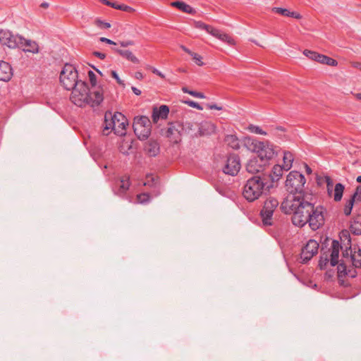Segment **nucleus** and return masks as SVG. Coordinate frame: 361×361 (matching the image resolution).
I'll use <instances>...</instances> for the list:
<instances>
[{"label": "nucleus", "mask_w": 361, "mask_h": 361, "mask_svg": "<svg viewBox=\"0 0 361 361\" xmlns=\"http://www.w3.org/2000/svg\"><path fill=\"white\" fill-rule=\"evenodd\" d=\"M181 130H183V128L179 123H171L166 133V137L173 142L177 143L180 140Z\"/></svg>", "instance_id": "nucleus-16"}, {"label": "nucleus", "mask_w": 361, "mask_h": 361, "mask_svg": "<svg viewBox=\"0 0 361 361\" xmlns=\"http://www.w3.org/2000/svg\"><path fill=\"white\" fill-rule=\"evenodd\" d=\"M247 129L250 132L255 133V134H259V135H267V133L266 131L263 130L259 126H255L253 124H250L247 126Z\"/></svg>", "instance_id": "nucleus-37"}, {"label": "nucleus", "mask_w": 361, "mask_h": 361, "mask_svg": "<svg viewBox=\"0 0 361 361\" xmlns=\"http://www.w3.org/2000/svg\"><path fill=\"white\" fill-rule=\"evenodd\" d=\"M277 152H271L268 150L265 154L257 155L252 157L246 164V170L250 173H259L263 172L266 167L269 164V161L272 159Z\"/></svg>", "instance_id": "nucleus-4"}, {"label": "nucleus", "mask_w": 361, "mask_h": 361, "mask_svg": "<svg viewBox=\"0 0 361 361\" xmlns=\"http://www.w3.org/2000/svg\"><path fill=\"white\" fill-rule=\"evenodd\" d=\"M99 1L103 4L111 6L115 9L129 13L134 11V9L132 7L125 4H118L115 2H111L109 0H99Z\"/></svg>", "instance_id": "nucleus-28"}, {"label": "nucleus", "mask_w": 361, "mask_h": 361, "mask_svg": "<svg viewBox=\"0 0 361 361\" xmlns=\"http://www.w3.org/2000/svg\"><path fill=\"white\" fill-rule=\"evenodd\" d=\"M340 243L338 240H333L331 246L330 264L332 267H335L338 263Z\"/></svg>", "instance_id": "nucleus-21"}, {"label": "nucleus", "mask_w": 361, "mask_h": 361, "mask_svg": "<svg viewBox=\"0 0 361 361\" xmlns=\"http://www.w3.org/2000/svg\"><path fill=\"white\" fill-rule=\"evenodd\" d=\"M312 200V195L300 197L288 195L281 203L280 209L284 214H292L291 221L295 226L302 228L308 224L312 230L316 231L324 223V209L314 207Z\"/></svg>", "instance_id": "nucleus-1"}, {"label": "nucleus", "mask_w": 361, "mask_h": 361, "mask_svg": "<svg viewBox=\"0 0 361 361\" xmlns=\"http://www.w3.org/2000/svg\"><path fill=\"white\" fill-rule=\"evenodd\" d=\"M60 82L63 87L67 90H71L75 87L79 82L78 73L76 68L71 64L66 63L63 66L60 73Z\"/></svg>", "instance_id": "nucleus-5"}, {"label": "nucleus", "mask_w": 361, "mask_h": 361, "mask_svg": "<svg viewBox=\"0 0 361 361\" xmlns=\"http://www.w3.org/2000/svg\"><path fill=\"white\" fill-rule=\"evenodd\" d=\"M184 103L187 104L189 106L195 108V109H197L198 110H202V107L200 106V104H198L196 102H194V101H192V100H188V101H185Z\"/></svg>", "instance_id": "nucleus-45"}, {"label": "nucleus", "mask_w": 361, "mask_h": 361, "mask_svg": "<svg viewBox=\"0 0 361 361\" xmlns=\"http://www.w3.org/2000/svg\"><path fill=\"white\" fill-rule=\"evenodd\" d=\"M283 166L285 167V170L287 171L290 169L292 167V164L294 160V157L293 154L290 152H283Z\"/></svg>", "instance_id": "nucleus-33"}, {"label": "nucleus", "mask_w": 361, "mask_h": 361, "mask_svg": "<svg viewBox=\"0 0 361 361\" xmlns=\"http://www.w3.org/2000/svg\"><path fill=\"white\" fill-rule=\"evenodd\" d=\"M279 205L278 200L274 197H269L264 202L260 211V217L263 226H269L274 224V214Z\"/></svg>", "instance_id": "nucleus-7"}, {"label": "nucleus", "mask_w": 361, "mask_h": 361, "mask_svg": "<svg viewBox=\"0 0 361 361\" xmlns=\"http://www.w3.org/2000/svg\"><path fill=\"white\" fill-rule=\"evenodd\" d=\"M180 49L182 50H183L185 52H186L187 54H188L190 56L191 55V54L192 53V51H190L189 49H188L184 45H180Z\"/></svg>", "instance_id": "nucleus-60"}, {"label": "nucleus", "mask_w": 361, "mask_h": 361, "mask_svg": "<svg viewBox=\"0 0 361 361\" xmlns=\"http://www.w3.org/2000/svg\"><path fill=\"white\" fill-rule=\"evenodd\" d=\"M111 76L114 78V79H117L118 78V75L117 74V73L115 71H111Z\"/></svg>", "instance_id": "nucleus-64"}, {"label": "nucleus", "mask_w": 361, "mask_h": 361, "mask_svg": "<svg viewBox=\"0 0 361 361\" xmlns=\"http://www.w3.org/2000/svg\"><path fill=\"white\" fill-rule=\"evenodd\" d=\"M241 168L240 157L238 155L231 154L228 156L222 168L226 174L234 176L238 174Z\"/></svg>", "instance_id": "nucleus-9"}, {"label": "nucleus", "mask_w": 361, "mask_h": 361, "mask_svg": "<svg viewBox=\"0 0 361 361\" xmlns=\"http://www.w3.org/2000/svg\"><path fill=\"white\" fill-rule=\"evenodd\" d=\"M306 179L305 176L298 171H290L287 176L285 186L288 195H292L295 197H303L306 195H312L305 190V184Z\"/></svg>", "instance_id": "nucleus-3"}, {"label": "nucleus", "mask_w": 361, "mask_h": 361, "mask_svg": "<svg viewBox=\"0 0 361 361\" xmlns=\"http://www.w3.org/2000/svg\"><path fill=\"white\" fill-rule=\"evenodd\" d=\"M109 129L113 130L114 129V114H112L111 112H106L104 115V132Z\"/></svg>", "instance_id": "nucleus-32"}, {"label": "nucleus", "mask_w": 361, "mask_h": 361, "mask_svg": "<svg viewBox=\"0 0 361 361\" xmlns=\"http://www.w3.org/2000/svg\"><path fill=\"white\" fill-rule=\"evenodd\" d=\"M130 185V177L128 176H122L115 183V186L113 188L114 194L119 197H124L129 189Z\"/></svg>", "instance_id": "nucleus-14"}, {"label": "nucleus", "mask_w": 361, "mask_h": 361, "mask_svg": "<svg viewBox=\"0 0 361 361\" xmlns=\"http://www.w3.org/2000/svg\"><path fill=\"white\" fill-rule=\"evenodd\" d=\"M303 54L305 56H307L310 59H311L312 61H317V56H319V54H320L316 51H310V50H307V49L304 50Z\"/></svg>", "instance_id": "nucleus-41"}, {"label": "nucleus", "mask_w": 361, "mask_h": 361, "mask_svg": "<svg viewBox=\"0 0 361 361\" xmlns=\"http://www.w3.org/2000/svg\"><path fill=\"white\" fill-rule=\"evenodd\" d=\"M171 5L185 13L195 14L196 13L193 8L183 1H173L171 4Z\"/></svg>", "instance_id": "nucleus-27"}, {"label": "nucleus", "mask_w": 361, "mask_h": 361, "mask_svg": "<svg viewBox=\"0 0 361 361\" xmlns=\"http://www.w3.org/2000/svg\"><path fill=\"white\" fill-rule=\"evenodd\" d=\"M350 261L355 267L361 268V251L350 252Z\"/></svg>", "instance_id": "nucleus-35"}, {"label": "nucleus", "mask_w": 361, "mask_h": 361, "mask_svg": "<svg viewBox=\"0 0 361 361\" xmlns=\"http://www.w3.org/2000/svg\"><path fill=\"white\" fill-rule=\"evenodd\" d=\"M284 171L286 170L283 166L276 164L272 168L271 172L268 175L265 174V176L268 178L269 183H271L274 185V183L278 181L282 177Z\"/></svg>", "instance_id": "nucleus-18"}, {"label": "nucleus", "mask_w": 361, "mask_h": 361, "mask_svg": "<svg viewBox=\"0 0 361 361\" xmlns=\"http://www.w3.org/2000/svg\"><path fill=\"white\" fill-rule=\"evenodd\" d=\"M355 200H354V198L350 197V199L347 202V203L344 207V209H343L344 214L346 216H348L350 214Z\"/></svg>", "instance_id": "nucleus-39"}, {"label": "nucleus", "mask_w": 361, "mask_h": 361, "mask_svg": "<svg viewBox=\"0 0 361 361\" xmlns=\"http://www.w3.org/2000/svg\"><path fill=\"white\" fill-rule=\"evenodd\" d=\"M215 126L209 121H204L200 124L198 133L200 135H206L214 132Z\"/></svg>", "instance_id": "nucleus-26"}, {"label": "nucleus", "mask_w": 361, "mask_h": 361, "mask_svg": "<svg viewBox=\"0 0 361 361\" xmlns=\"http://www.w3.org/2000/svg\"><path fill=\"white\" fill-rule=\"evenodd\" d=\"M327 58H328L327 56H325L323 54H319V56H317V62H319L322 64H325Z\"/></svg>", "instance_id": "nucleus-51"}, {"label": "nucleus", "mask_w": 361, "mask_h": 361, "mask_svg": "<svg viewBox=\"0 0 361 361\" xmlns=\"http://www.w3.org/2000/svg\"><path fill=\"white\" fill-rule=\"evenodd\" d=\"M226 144L233 149L240 148V141L235 135H228L225 137Z\"/></svg>", "instance_id": "nucleus-31"}, {"label": "nucleus", "mask_w": 361, "mask_h": 361, "mask_svg": "<svg viewBox=\"0 0 361 361\" xmlns=\"http://www.w3.org/2000/svg\"><path fill=\"white\" fill-rule=\"evenodd\" d=\"M13 75L10 64L6 61H0V81L7 82Z\"/></svg>", "instance_id": "nucleus-20"}, {"label": "nucleus", "mask_w": 361, "mask_h": 361, "mask_svg": "<svg viewBox=\"0 0 361 361\" xmlns=\"http://www.w3.org/2000/svg\"><path fill=\"white\" fill-rule=\"evenodd\" d=\"M325 64L331 66H337L338 62L335 59L328 56Z\"/></svg>", "instance_id": "nucleus-50"}, {"label": "nucleus", "mask_w": 361, "mask_h": 361, "mask_svg": "<svg viewBox=\"0 0 361 361\" xmlns=\"http://www.w3.org/2000/svg\"><path fill=\"white\" fill-rule=\"evenodd\" d=\"M99 40L102 42H105L106 44H114V45H116L117 44V43H116L115 42L112 41L111 39H109L108 38H106V37H100Z\"/></svg>", "instance_id": "nucleus-52"}, {"label": "nucleus", "mask_w": 361, "mask_h": 361, "mask_svg": "<svg viewBox=\"0 0 361 361\" xmlns=\"http://www.w3.org/2000/svg\"><path fill=\"white\" fill-rule=\"evenodd\" d=\"M144 185L154 188V196H157L160 194L159 182L157 177H154L152 175H147Z\"/></svg>", "instance_id": "nucleus-23"}, {"label": "nucleus", "mask_w": 361, "mask_h": 361, "mask_svg": "<svg viewBox=\"0 0 361 361\" xmlns=\"http://www.w3.org/2000/svg\"><path fill=\"white\" fill-rule=\"evenodd\" d=\"M133 127L135 134L137 135V137L140 140H145L150 135V133H151L150 128H147L146 127H142L138 124H133Z\"/></svg>", "instance_id": "nucleus-25"}, {"label": "nucleus", "mask_w": 361, "mask_h": 361, "mask_svg": "<svg viewBox=\"0 0 361 361\" xmlns=\"http://www.w3.org/2000/svg\"><path fill=\"white\" fill-rule=\"evenodd\" d=\"M169 113V108L166 105H161L159 108L154 107L152 111V121L156 123L159 118L165 119Z\"/></svg>", "instance_id": "nucleus-19"}, {"label": "nucleus", "mask_w": 361, "mask_h": 361, "mask_svg": "<svg viewBox=\"0 0 361 361\" xmlns=\"http://www.w3.org/2000/svg\"><path fill=\"white\" fill-rule=\"evenodd\" d=\"M207 108L209 109H217V110H221V106H218L216 104H207Z\"/></svg>", "instance_id": "nucleus-58"}, {"label": "nucleus", "mask_w": 361, "mask_h": 361, "mask_svg": "<svg viewBox=\"0 0 361 361\" xmlns=\"http://www.w3.org/2000/svg\"><path fill=\"white\" fill-rule=\"evenodd\" d=\"M288 17H293V18H296V19H300L301 18L300 14H299L298 13H296V12H290V14H289Z\"/></svg>", "instance_id": "nucleus-57"}, {"label": "nucleus", "mask_w": 361, "mask_h": 361, "mask_svg": "<svg viewBox=\"0 0 361 361\" xmlns=\"http://www.w3.org/2000/svg\"><path fill=\"white\" fill-rule=\"evenodd\" d=\"M88 76L90 79V82L92 85V87H95L97 85V77L96 75L94 73L93 71H88Z\"/></svg>", "instance_id": "nucleus-44"}, {"label": "nucleus", "mask_w": 361, "mask_h": 361, "mask_svg": "<svg viewBox=\"0 0 361 361\" xmlns=\"http://www.w3.org/2000/svg\"><path fill=\"white\" fill-rule=\"evenodd\" d=\"M350 230L354 235H361V215L355 216L351 221Z\"/></svg>", "instance_id": "nucleus-29"}, {"label": "nucleus", "mask_w": 361, "mask_h": 361, "mask_svg": "<svg viewBox=\"0 0 361 361\" xmlns=\"http://www.w3.org/2000/svg\"><path fill=\"white\" fill-rule=\"evenodd\" d=\"M152 71L153 73L156 74L157 75L159 76L161 78H165V75L159 71L158 69L155 68H152Z\"/></svg>", "instance_id": "nucleus-55"}, {"label": "nucleus", "mask_w": 361, "mask_h": 361, "mask_svg": "<svg viewBox=\"0 0 361 361\" xmlns=\"http://www.w3.org/2000/svg\"><path fill=\"white\" fill-rule=\"evenodd\" d=\"M190 95L200 99L205 98V95L202 92H196L193 90H192V92H190Z\"/></svg>", "instance_id": "nucleus-49"}, {"label": "nucleus", "mask_w": 361, "mask_h": 361, "mask_svg": "<svg viewBox=\"0 0 361 361\" xmlns=\"http://www.w3.org/2000/svg\"><path fill=\"white\" fill-rule=\"evenodd\" d=\"M275 10L278 13H280L281 14L282 16H289V14H290V11H288V9L286 8H275Z\"/></svg>", "instance_id": "nucleus-47"}, {"label": "nucleus", "mask_w": 361, "mask_h": 361, "mask_svg": "<svg viewBox=\"0 0 361 361\" xmlns=\"http://www.w3.org/2000/svg\"><path fill=\"white\" fill-rule=\"evenodd\" d=\"M131 89L135 94H136L137 96L141 94V91L139 89H137V87H132Z\"/></svg>", "instance_id": "nucleus-61"}, {"label": "nucleus", "mask_w": 361, "mask_h": 361, "mask_svg": "<svg viewBox=\"0 0 361 361\" xmlns=\"http://www.w3.org/2000/svg\"><path fill=\"white\" fill-rule=\"evenodd\" d=\"M22 40H20L19 44V49H21L24 52H30L32 54H37L39 51L38 44L33 40L26 39L24 37H21Z\"/></svg>", "instance_id": "nucleus-17"}, {"label": "nucleus", "mask_w": 361, "mask_h": 361, "mask_svg": "<svg viewBox=\"0 0 361 361\" xmlns=\"http://www.w3.org/2000/svg\"><path fill=\"white\" fill-rule=\"evenodd\" d=\"M20 35H13L9 30H0V43L7 46L8 48H18L20 40Z\"/></svg>", "instance_id": "nucleus-10"}, {"label": "nucleus", "mask_w": 361, "mask_h": 361, "mask_svg": "<svg viewBox=\"0 0 361 361\" xmlns=\"http://www.w3.org/2000/svg\"><path fill=\"white\" fill-rule=\"evenodd\" d=\"M216 32H212L211 35L212 36L218 38L219 39L226 42L227 44H228L230 45L234 44V43H235L234 39H232L228 35H227L224 32H221L218 29H216Z\"/></svg>", "instance_id": "nucleus-30"}, {"label": "nucleus", "mask_w": 361, "mask_h": 361, "mask_svg": "<svg viewBox=\"0 0 361 361\" xmlns=\"http://www.w3.org/2000/svg\"><path fill=\"white\" fill-rule=\"evenodd\" d=\"M71 90V99L75 105L81 106L83 104H87L90 90L85 82H79V84Z\"/></svg>", "instance_id": "nucleus-8"}, {"label": "nucleus", "mask_w": 361, "mask_h": 361, "mask_svg": "<svg viewBox=\"0 0 361 361\" xmlns=\"http://www.w3.org/2000/svg\"><path fill=\"white\" fill-rule=\"evenodd\" d=\"M180 49L182 50H183L185 52H186L187 54H188L190 56L191 55V54L192 53V51H190L189 49H188L184 45H180Z\"/></svg>", "instance_id": "nucleus-59"}, {"label": "nucleus", "mask_w": 361, "mask_h": 361, "mask_svg": "<svg viewBox=\"0 0 361 361\" xmlns=\"http://www.w3.org/2000/svg\"><path fill=\"white\" fill-rule=\"evenodd\" d=\"M329 261H330V259H329L327 255H326L325 257L322 255L320 257V260H319L320 268L324 269V267L326 265V264L329 262Z\"/></svg>", "instance_id": "nucleus-46"}, {"label": "nucleus", "mask_w": 361, "mask_h": 361, "mask_svg": "<svg viewBox=\"0 0 361 361\" xmlns=\"http://www.w3.org/2000/svg\"><path fill=\"white\" fill-rule=\"evenodd\" d=\"M357 196H359L360 197L361 196V187L360 186H357L356 190H355V192L353 193V195L351 196V198H354V200H355V198L357 197Z\"/></svg>", "instance_id": "nucleus-53"}, {"label": "nucleus", "mask_w": 361, "mask_h": 361, "mask_svg": "<svg viewBox=\"0 0 361 361\" xmlns=\"http://www.w3.org/2000/svg\"><path fill=\"white\" fill-rule=\"evenodd\" d=\"M243 143L247 150L256 153L257 155L265 154L268 150L277 152L276 147L269 141L262 142L251 137H246L243 139Z\"/></svg>", "instance_id": "nucleus-6"}, {"label": "nucleus", "mask_w": 361, "mask_h": 361, "mask_svg": "<svg viewBox=\"0 0 361 361\" xmlns=\"http://www.w3.org/2000/svg\"><path fill=\"white\" fill-rule=\"evenodd\" d=\"M137 200L139 203L145 204L149 202L150 195L148 193H141L137 195Z\"/></svg>", "instance_id": "nucleus-40"}, {"label": "nucleus", "mask_w": 361, "mask_h": 361, "mask_svg": "<svg viewBox=\"0 0 361 361\" xmlns=\"http://www.w3.org/2000/svg\"><path fill=\"white\" fill-rule=\"evenodd\" d=\"M128 125V121L125 116L120 113L116 112L114 114V133L123 136L126 135V128Z\"/></svg>", "instance_id": "nucleus-12"}, {"label": "nucleus", "mask_w": 361, "mask_h": 361, "mask_svg": "<svg viewBox=\"0 0 361 361\" xmlns=\"http://www.w3.org/2000/svg\"><path fill=\"white\" fill-rule=\"evenodd\" d=\"M338 273L339 274H343V275H349L350 274L347 272V267H346V265L345 264V262H344V260L342 259L341 260V262L340 263H338ZM351 277H354L355 276L354 275H350Z\"/></svg>", "instance_id": "nucleus-38"}, {"label": "nucleus", "mask_w": 361, "mask_h": 361, "mask_svg": "<svg viewBox=\"0 0 361 361\" xmlns=\"http://www.w3.org/2000/svg\"><path fill=\"white\" fill-rule=\"evenodd\" d=\"M192 59L195 61V63L200 66H203L204 63L202 62V57L197 53L192 52L190 55Z\"/></svg>", "instance_id": "nucleus-42"}, {"label": "nucleus", "mask_w": 361, "mask_h": 361, "mask_svg": "<svg viewBox=\"0 0 361 361\" xmlns=\"http://www.w3.org/2000/svg\"><path fill=\"white\" fill-rule=\"evenodd\" d=\"M353 67L357 68L361 71V63L360 62H353L352 63Z\"/></svg>", "instance_id": "nucleus-62"}, {"label": "nucleus", "mask_w": 361, "mask_h": 361, "mask_svg": "<svg viewBox=\"0 0 361 361\" xmlns=\"http://www.w3.org/2000/svg\"><path fill=\"white\" fill-rule=\"evenodd\" d=\"M122 47H127L129 46H133L135 44V42L133 40H127V41H121L118 43Z\"/></svg>", "instance_id": "nucleus-48"}, {"label": "nucleus", "mask_w": 361, "mask_h": 361, "mask_svg": "<svg viewBox=\"0 0 361 361\" xmlns=\"http://www.w3.org/2000/svg\"><path fill=\"white\" fill-rule=\"evenodd\" d=\"M326 182L327 186V192L329 195H331L333 192V181L331 178L329 176L326 177ZM345 189V186L342 183H336L334 190V200L336 202H339L341 200L343 191Z\"/></svg>", "instance_id": "nucleus-13"}, {"label": "nucleus", "mask_w": 361, "mask_h": 361, "mask_svg": "<svg viewBox=\"0 0 361 361\" xmlns=\"http://www.w3.org/2000/svg\"><path fill=\"white\" fill-rule=\"evenodd\" d=\"M95 25L101 29H109L111 27L109 23L102 21L99 19L95 20Z\"/></svg>", "instance_id": "nucleus-43"}, {"label": "nucleus", "mask_w": 361, "mask_h": 361, "mask_svg": "<svg viewBox=\"0 0 361 361\" xmlns=\"http://www.w3.org/2000/svg\"><path fill=\"white\" fill-rule=\"evenodd\" d=\"M350 252H352L350 247L349 249H346L343 252V258H346V259H350Z\"/></svg>", "instance_id": "nucleus-56"}, {"label": "nucleus", "mask_w": 361, "mask_h": 361, "mask_svg": "<svg viewBox=\"0 0 361 361\" xmlns=\"http://www.w3.org/2000/svg\"><path fill=\"white\" fill-rule=\"evenodd\" d=\"M318 248V243L314 240H310L302 248L300 253L301 262L306 263L310 261L317 253Z\"/></svg>", "instance_id": "nucleus-11"}, {"label": "nucleus", "mask_w": 361, "mask_h": 361, "mask_svg": "<svg viewBox=\"0 0 361 361\" xmlns=\"http://www.w3.org/2000/svg\"><path fill=\"white\" fill-rule=\"evenodd\" d=\"M93 55L102 60L106 58V54L99 51H94Z\"/></svg>", "instance_id": "nucleus-54"}, {"label": "nucleus", "mask_w": 361, "mask_h": 361, "mask_svg": "<svg viewBox=\"0 0 361 361\" xmlns=\"http://www.w3.org/2000/svg\"><path fill=\"white\" fill-rule=\"evenodd\" d=\"M194 27L198 29L204 30L210 35L212 34V32H216V28L213 27L211 25H207L202 21H194Z\"/></svg>", "instance_id": "nucleus-36"}, {"label": "nucleus", "mask_w": 361, "mask_h": 361, "mask_svg": "<svg viewBox=\"0 0 361 361\" xmlns=\"http://www.w3.org/2000/svg\"><path fill=\"white\" fill-rule=\"evenodd\" d=\"M112 50L123 58L133 63H139L140 62L139 59L130 50L121 49L118 48H113Z\"/></svg>", "instance_id": "nucleus-24"}, {"label": "nucleus", "mask_w": 361, "mask_h": 361, "mask_svg": "<svg viewBox=\"0 0 361 361\" xmlns=\"http://www.w3.org/2000/svg\"><path fill=\"white\" fill-rule=\"evenodd\" d=\"M159 144L153 140L147 141L144 147L146 154L149 157H156L159 153Z\"/></svg>", "instance_id": "nucleus-22"}, {"label": "nucleus", "mask_w": 361, "mask_h": 361, "mask_svg": "<svg viewBox=\"0 0 361 361\" xmlns=\"http://www.w3.org/2000/svg\"><path fill=\"white\" fill-rule=\"evenodd\" d=\"M135 77L137 80H142L143 78V75L141 72H136L135 73Z\"/></svg>", "instance_id": "nucleus-63"}, {"label": "nucleus", "mask_w": 361, "mask_h": 361, "mask_svg": "<svg viewBox=\"0 0 361 361\" xmlns=\"http://www.w3.org/2000/svg\"><path fill=\"white\" fill-rule=\"evenodd\" d=\"M133 124H138L142 127L151 129V121L147 116H141L134 118Z\"/></svg>", "instance_id": "nucleus-34"}, {"label": "nucleus", "mask_w": 361, "mask_h": 361, "mask_svg": "<svg viewBox=\"0 0 361 361\" xmlns=\"http://www.w3.org/2000/svg\"><path fill=\"white\" fill-rule=\"evenodd\" d=\"M104 100V90L102 85L99 86V89L93 92H89V97L87 104L92 106H99Z\"/></svg>", "instance_id": "nucleus-15"}, {"label": "nucleus", "mask_w": 361, "mask_h": 361, "mask_svg": "<svg viewBox=\"0 0 361 361\" xmlns=\"http://www.w3.org/2000/svg\"><path fill=\"white\" fill-rule=\"evenodd\" d=\"M273 188L271 183H269L265 173L254 176L249 178L243 189V196L249 202L257 200L262 194L269 192Z\"/></svg>", "instance_id": "nucleus-2"}]
</instances>
